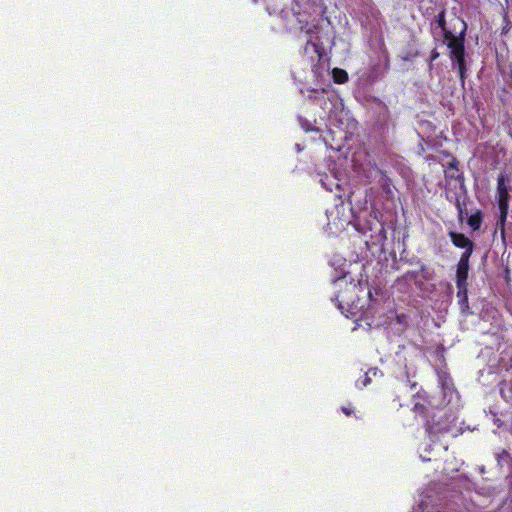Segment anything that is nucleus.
Wrapping results in <instances>:
<instances>
[{"label":"nucleus","instance_id":"nucleus-20","mask_svg":"<svg viewBox=\"0 0 512 512\" xmlns=\"http://www.w3.org/2000/svg\"><path fill=\"white\" fill-rule=\"evenodd\" d=\"M509 135H510V136H511V138H512V132H510V133H509Z\"/></svg>","mask_w":512,"mask_h":512},{"label":"nucleus","instance_id":"nucleus-6","mask_svg":"<svg viewBox=\"0 0 512 512\" xmlns=\"http://www.w3.org/2000/svg\"><path fill=\"white\" fill-rule=\"evenodd\" d=\"M413 411L417 415H419L422 418H424V420H425V424H424L425 430H426V433L428 434L429 437H431L433 434H436V433L439 432L438 430L436 431L434 429V426L428 420V409H427V407L424 404L419 403V402L414 403Z\"/></svg>","mask_w":512,"mask_h":512},{"label":"nucleus","instance_id":"nucleus-4","mask_svg":"<svg viewBox=\"0 0 512 512\" xmlns=\"http://www.w3.org/2000/svg\"><path fill=\"white\" fill-rule=\"evenodd\" d=\"M448 236L455 247L464 250L460 257L472 256L475 249V243L469 237L456 231H449Z\"/></svg>","mask_w":512,"mask_h":512},{"label":"nucleus","instance_id":"nucleus-10","mask_svg":"<svg viewBox=\"0 0 512 512\" xmlns=\"http://www.w3.org/2000/svg\"><path fill=\"white\" fill-rule=\"evenodd\" d=\"M446 195V199L451 202V203H454V205L456 206L459 214L461 215L463 213V203L461 202V195H459L457 192H451V191H446L445 193Z\"/></svg>","mask_w":512,"mask_h":512},{"label":"nucleus","instance_id":"nucleus-18","mask_svg":"<svg viewBox=\"0 0 512 512\" xmlns=\"http://www.w3.org/2000/svg\"><path fill=\"white\" fill-rule=\"evenodd\" d=\"M437 57H438V53H437V52H435V53L432 55L431 60H435Z\"/></svg>","mask_w":512,"mask_h":512},{"label":"nucleus","instance_id":"nucleus-16","mask_svg":"<svg viewBox=\"0 0 512 512\" xmlns=\"http://www.w3.org/2000/svg\"><path fill=\"white\" fill-rule=\"evenodd\" d=\"M382 174H383V175L385 176V178H386V183H383V184H382V188H383V190H384L385 192L390 193V192H391V189H390V183H389V182H390V179L385 175V173H384V172H382Z\"/></svg>","mask_w":512,"mask_h":512},{"label":"nucleus","instance_id":"nucleus-11","mask_svg":"<svg viewBox=\"0 0 512 512\" xmlns=\"http://www.w3.org/2000/svg\"><path fill=\"white\" fill-rule=\"evenodd\" d=\"M457 297L462 308H468V285L457 286Z\"/></svg>","mask_w":512,"mask_h":512},{"label":"nucleus","instance_id":"nucleus-14","mask_svg":"<svg viewBox=\"0 0 512 512\" xmlns=\"http://www.w3.org/2000/svg\"><path fill=\"white\" fill-rule=\"evenodd\" d=\"M437 24L438 26L441 28V30L443 31V34L446 33L447 31H450L447 27H446V19H445V12L444 11H441L438 15H437Z\"/></svg>","mask_w":512,"mask_h":512},{"label":"nucleus","instance_id":"nucleus-2","mask_svg":"<svg viewBox=\"0 0 512 512\" xmlns=\"http://www.w3.org/2000/svg\"><path fill=\"white\" fill-rule=\"evenodd\" d=\"M509 178L500 174L497 178V204L499 208V217L497 220V229L500 230L501 237L505 240V224L509 212Z\"/></svg>","mask_w":512,"mask_h":512},{"label":"nucleus","instance_id":"nucleus-1","mask_svg":"<svg viewBox=\"0 0 512 512\" xmlns=\"http://www.w3.org/2000/svg\"><path fill=\"white\" fill-rule=\"evenodd\" d=\"M335 284L340 288L338 293L333 299L338 303V308L343 309V305L358 307L357 301L359 300V293L364 292L363 283L361 280L355 281L348 273L344 274L335 280Z\"/></svg>","mask_w":512,"mask_h":512},{"label":"nucleus","instance_id":"nucleus-9","mask_svg":"<svg viewBox=\"0 0 512 512\" xmlns=\"http://www.w3.org/2000/svg\"><path fill=\"white\" fill-rule=\"evenodd\" d=\"M482 222H483V213L481 210H476L467 219V224L473 231L479 230L481 228Z\"/></svg>","mask_w":512,"mask_h":512},{"label":"nucleus","instance_id":"nucleus-5","mask_svg":"<svg viewBox=\"0 0 512 512\" xmlns=\"http://www.w3.org/2000/svg\"><path fill=\"white\" fill-rule=\"evenodd\" d=\"M470 258L471 257H460L457 265H456V286L462 287L463 285H468V273L470 269Z\"/></svg>","mask_w":512,"mask_h":512},{"label":"nucleus","instance_id":"nucleus-3","mask_svg":"<svg viewBox=\"0 0 512 512\" xmlns=\"http://www.w3.org/2000/svg\"><path fill=\"white\" fill-rule=\"evenodd\" d=\"M462 28L458 35H455L452 31L444 33V41L447 43V47L450 50V57L465 50V35L467 31V24L464 20H459Z\"/></svg>","mask_w":512,"mask_h":512},{"label":"nucleus","instance_id":"nucleus-15","mask_svg":"<svg viewBox=\"0 0 512 512\" xmlns=\"http://www.w3.org/2000/svg\"><path fill=\"white\" fill-rule=\"evenodd\" d=\"M309 45H311L313 47L314 51L318 54V56L321 57V51H320L321 47L318 44L314 43L312 40H308L306 42L305 49H307Z\"/></svg>","mask_w":512,"mask_h":512},{"label":"nucleus","instance_id":"nucleus-12","mask_svg":"<svg viewBox=\"0 0 512 512\" xmlns=\"http://www.w3.org/2000/svg\"><path fill=\"white\" fill-rule=\"evenodd\" d=\"M333 81L337 84H344L348 81V73L341 68H334L332 70Z\"/></svg>","mask_w":512,"mask_h":512},{"label":"nucleus","instance_id":"nucleus-13","mask_svg":"<svg viewBox=\"0 0 512 512\" xmlns=\"http://www.w3.org/2000/svg\"><path fill=\"white\" fill-rule=\"evenodd\" d=\"M442 153L445 156L450 158V161L446 165V167H447L446 171H452V170L460 171L459 170V160L454 155H452L450 152L444 151Z\"/></svg>","mask_w":512,"mask_h":512},{"label":"nucleus","instance_id":"nucleus-7","mask_svg":"<svg viewBox=\"0 0 512 512\" xmlns=\"http://www.w3.org/2000/svg\"><path fill=\"white\" fill-rule=\"evenodd\" d=\"M450 58L452 61L456 62L457 68H458V73H459V78L462 82V85H464L465 78H466V71H467L465 50L451 56Z\"/></svg>","mask_w":512,"mask_h":512},{"label":"nucleus","instance_id":"nucleus-19","mask_svg":"<svg viewBox=\"0 0 512 512\" xmlns=\"http://www.w3.org/2000/svg\"><path fill=\"white\" fill-rule=\"evenodd\" d=\"M367 296H368L370 299H372V292H371V290H368V292H367Z\"/></svg>","mask_w":512,"mask_h":512},{"label":"nucleus","instance_id":"nucleus-17","mask_svg":"<svg viewBox=\"0 0 512 512\" xmlns=\"http://www.w3.org/2000/svg\"><path fill=\"white\" fill-rule=\"evenodd\" d=\"M342 411L345 415L350 416L352 414V410L347 407H342Z\"/></svg>","mask_w":512,"mask_h":512},{"label":"nucleus","instance_id":"nucleus-8","mask_svg":"<svg viewBox=\"0 0 512 512\" xmlns=\"http://www.w3.org/2000/svg\"><path fill=\"white\" fill-rule=\"evenodd\" d=\"M445 179L457 181L459 184V189L463 194H466L465 178L462 172L455 170L445 171Z\"/></svg>","mask_w":512,"mask_h":512}]
</instances>
